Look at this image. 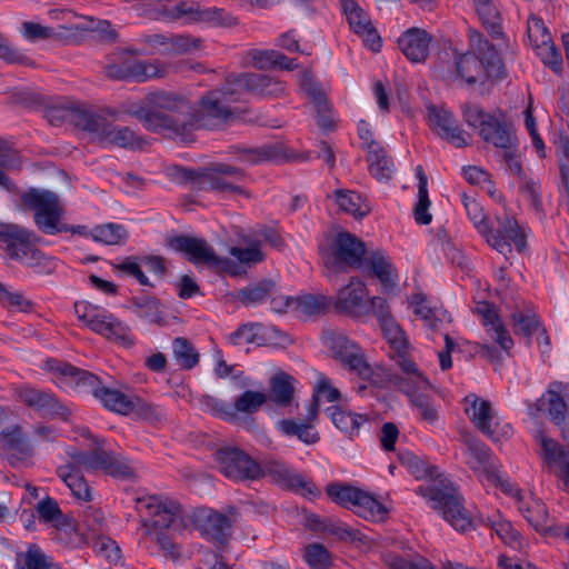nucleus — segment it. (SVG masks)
I'll list each match as a JSON object with an SVG mask.
<instances>
[{
    "label": "nucleus",
    "mask_w": 569,
    "mask_h": 569,
    "mask_svg": "<svg viewBox=\"0 0 569 569\" xmlns=\"http://www.w3.org/2000/svg\"><path fill=\"white\" fill-rule=\"evenodd\" d=\"M148 107L139 114L143 126L151 131L168 130L183 136L186 132L211 126V120L229 116L224 92L212 91L201 100L197 111L188 101L173 93L156 92L148 96Z\"/></svg>",
    "instance_id": "f257e3e1"
},
{
    "label": "nucleus",
    "mask_w": 569,
    "mask_h": 569,
    "mask_svg": "<svg viewBox=\"0 0 569 569\" xmlns=\"http://www.w3.org/2000/svg\"><path fill=\"white\" fill-rule=\"evenodd\" d=\"M403 466L417 479L433 478L431 483L421 485L416 492L423 497L430 508L439 512L457 531L465 532L471 525V516L461 503V497L452 483L437 473V469L411 453L400 458Z\"/></svg>",
    "instance_id": "f03ea898"
},
{
    "label": "nucleus",
    "mask_w": 569,
    "mask_h": 569,
    "mask_svg": "<svg viewBox=\"0 0 569 569\" xmlns=\"http://www.w3.org/2000/svg\"><path fill=\"white\" fill-rule=\"evenodd\" d=\"M49 369L57 373L54 382L60 388H76L88 386L93 396L110 411L120 415L137 413L146 419H159L161 413L131 392L118 388L100 386L98 378L68 363L49 361Z\"/></svg>",
    "instance_id": "7ed1b4c3"
},
{
    "label": "nucleus",
    "mask_w": 569,
    "mask_h": 569,
    "mask_svg": "<svg viewBox=\"0 0 569 569\" xmlns=\"http://www.w3.org/2000/svg\"><path fill=\"white\" fill-rule=\"evenodd\" d=\"M456 73L469 86H490L506 78L496 48L475 31L470 32V50L456 58Z\"/></svg>",
    "instance_id": "20e7f679"
},
{
    "label": "nucleus",
    "mask_w": 569,
    "mask_h": 569,
    "mask_svg": "<svg viewBox=\"0 0 569 569\" xmlns=\"http://www.w3.org/2000/svg\"><path fill=\"white\" fill-rule=\"evenodd\" d=\"M462 202L473 227L499 253L507 257L511 252L512 243L519 250L523 249L526 229L520 227L513 217L505 214L497 217L495 223H490L481 204L476 199L463 196Z\"/></svg>",
    "instance_id": "39448f33"
},
{
    "label": "nucleus",
    "mask_w": 569,
    "mask_h": 569,
    "mask_svg": "<svg viewBox=\"0 0 569 569\" xmlns=\"http://www.w3.org/2000/svg\"><path fill=\"white\" fill-rule=\"evenodd\" d=\"M56 111L61 113V120L70 121L83 130L97 133L104 144L131 148L137 141L134 132L129 128L106 123L104 119L94 117L78 103L61 104Z\"/></svg>",
    "instance_id": "423d86ee"
},
{
    "label": "nucleus",
    "mask_w": 569,
    "mask_h": 569,
    "mask_svg": "<svg viewBox=\"0 0 569 569\" xmlns=\"http://www.w3.org/2000/svg\"><path fill=\"white\" fill-rule=\"evenodd\" d=\"M321 340L323 346L343 367L372 385L382 382L383 368H372L365 359L361 349L350 341L343 332L325 330Z\"/></svg>",
    "instance_id": "0eeeda50"
},
{
    "label": "nucleus",
    "mask_w": 569,
    "mask_h": 569,
    "mask_svg": "<svg viewBox=\"0 0 569 569\" xmlns=\"http://www.w3.org/2000/svg\"><path fill=\"white\" fill-rule=\"evenodd\" d=\"M139 512L149 516L150 525L156 529L182 532L188 526V516L179 501L167 496L147 495L136 500Z\"/></svg>",
    "instance_id": "6e6552de"
},
{
    "label": "nucleus",
    "mask_w": 569,
    "mask_h": 569,
    "mask_svg": "<svg viewBox=\"0 0 569 569\" xmlns=\"http://www.w3.org/2000/svg\"><path fill=\"white\" fill-rule=\"evenodd\" d=\"M74 312L77 318L93 332L124 346L132 345L129 327L104 308L88 301H78L74 303Z\"/></svg>",
    "instance_id": "1a4fd4ad"
},
{
    "label": "nucleus",
    "mask_w": 569,
    "mask_h": 569,
    "mask_svg": "<svg viewBox=\"0 0 569 569\" xmlns=\"http://www.w3.org/2000/svg\"><path fill=\"white\" fill-rule=\"evenodd\" d=\"M23 202L34 212L37 227L47 234L67 232L68 224L62 222L64 208L59 197L47 190H30L23 194Z\"/></svg>",
    "instance_id": "9d476101"
},
{
    "label": "nucleus",
    "mask_w": 569,
    "mask_h": 569,
    "mask_svg": "<svg viewBox=\"0 0 569 569\" xmlns=\"http://www.w3.org/2000/svg\"><path fill=\"white\" fill-rule=\"evenodd\" d=\"M462 457L465 463L481 481H487L500 489L501 482L509 481L499 475V462L495 459L490 448L480 440L465 436Z\"/></svg>",
    "instance_id": "9b49d317"
},
{
    "label": "nucleus",
    "mask_w": 569,
    "mask_h": 569,
    "mask_svg": "<svg viewBox=\"0 0 569 569\" xmlns=\"http://www.w3.org/2000/svg\"><path fill=\"white\" fill-rule=\"evenodd\" d=\"M465 411L472 423L493 441L509 438L513 432L509 422L496 418L489 401L473 393L465 397Z\"/></svg>",
    "instance_id": "f8f14e48"
},
{
    "label": "nucleus",
    "mask_w": 569,
    "mask_h": 569,
    "mask_svg": "<svg viewBox=\"0 0 569 569\" xmlns=\"http://www.w3.org/2000/svg\"><path fill=\"white\" fill-rule=\"evenodd\" d=\"M170 247L183 252L189 261L196 266L206 264L218 270L237 274V266L228 258H220L203 239L180 236L170 240Z\"/></svg>",
    "instance_id": "ddd939ff"
},
{
    "label": "nucleus",
    "mask_w": 569,
    "mask_h": 569,
    "mask_svg": "<svg viewBox=\"0 0 569 569\" xmlns=\"http://www.w3.org/2000/svg\"><path fill=\"white\" fill-rule=\"evenodd\" d=\"M220 471L230 479H257L262 476V468L248 455L237 448H223L216 453Z\"/></svg>",
    "instance_id": "4468645a"
},
{
    "label": "nucleus",
    "mask_w": 569,
    "mask_h": 569,
    "mask_svg": "<svg viewBox=\"0 0 569 569\" xmlns=\"http://www.w3.org/2000/svg\"><path fill=\"white\" fill-rule=\"evenodd\" d=\"M3 238L8 254L22 263L38 269L42 261L47 260V258L33 247V242L37 239L33 232L18 227H10L8 231L3 233Z\"/></svg>",
    "instance_id": "2eb2a0df"
},
{
    "label": "nucleus",
    "mask_w": 569,
    "mask_h": 569,
    "mask_svg": "<svg viewBox=\"0 0 569 569\" xmlns=\"http://www.w3.org/2000/svg\"><path fill=\"white\" fill-rule=\"evenodd\" d=\"M401 372L395 379L396 387L403 392L409 400L420 397H429L433 386L418 366L405 355L397 359Z\"/></svg>",
    "instance_id": "dca6fc26"
},
{
    "label": "nucleus",
    "mask_w": 569,
    "mask_h": 569,
    "mask_svg": "<svg viewBox=\"0 0 569 569\" xmlns=\"http://www.w3.org/2000/svg\"><path fill=\"white\" fill-rule=\"evenodd\" d=\"M501 491L516 501L519 512L535 530L542 532L548 529V512L541 500L525 495L511 481L501 482Z\"/></svg>",
    "instance_id": "f3484780"
},
{
    "label": "nucleus",
    "mask_w": 569,
    "mask_h": 569,
    "mask_svg": "<svg viewBox=\"0 0 569 569\" xmlns=\"http://www.w3.org/2000/svg\"><path fill=\"white\" fill-rule=\"evenodd\" d=\"M166 69L158 60H138L131 56L108 68V74L112 78L138 82L162 77Z\"/></svg>",
    "instance_id": "a211bd4d"
},
{
    "label": "nucleus",
    "mask_w": 569,
    "mask_h": 569,
    "mask_svg": "<svg viewBox=\"0 0 569 569\" xmlns=\"http://www.w3.org/2000/svg\"><path fill=\"white\" fill-rule=\"evenodd\" d=\"M565 395L566 386L561 382H552L536 402L528 405L530 417L538 419L549 416L556 425L562 423L567 412Z\"/></svg>",
    "instance_id": "6ab92c4d"
},
{
    "label": "nucleus",
    "mask_w": 569,
    "mask_h": 569,
    "mask_svg": "<svg viewBox=\"0 0 569 569\" xmlns=\"http://www.w3.org/2000/svg\"><path fill=\"white\" fill-rule=\"evenodd\" d=\"M164 20H180L184 24L196 22H210L217 24H226L224 11L219 8L201 9L193 1H181L172 8H166L161 11Z\"/></svg>",
    "instance_id": "aec40b11"
},
{
    "label": "nucleus",
    "mask_w": 569,
    "mask_h": 569,
    "mask_svg": "<svg viewBox=\"0 0 569 569\" xmlns=\"http://www.w3.org/2000/svg\"><path fill=\"white\" fill-rule=\"evenodd\" d=\"M367 251L361 241L349 233H339L332 254L323 256L327 268H342L343 264L361 267Z\"/></svg>",
    "instance_id": "412c9836"
},
{
    "label": "nucleus",
    "mask_w": 569,
    "mask_h": 569,
    "mask_svg": "<svg viewBox=\"0 0 569 569\" xmlns=\"http://www.w3.org/2000/svg\"><path fill=\"white\" fill-rule=\"evenodd\" d=\"M537 441L541 447V458L545 468L558 477L563 487L569 485V453L557 440L549 438L543 432H538Z\"/></svg>",
    "instance_id": "4be33fe9"
},
{
    "label": "nucleus",
    "mask_w": 569,
    "mask_h": 569,
    "mask_svg": "<svg viewBox=\"0 0 569 569\" xmlns=\"http://www.w3.org/2000/svg\"><path fill=\"white\" fill-rule=\"evenodd\" d=\"M473 313L479 317L488 338L506 353L513 347V340L503 326L495 307L487 301H478L473 307Z\"/></svg>",
    "instance_id": "5701e85b"
},
{
    "label": "nucleus",
    "mask_w": 569,
    "mask_h": 569,
    "mask_svg": "<svg viewBox=\"0 0 569 569\" xmlns=\"http://www.w3.org/2000/svg\"><path fill=\"white\" fill-rule=\"evenodd\" d=\"M229 342L233 346H243L254 343L257 346L282 345L287 341L284 333L273 326L260 323L243 325L234 332L230 333Z\"/></svg>",
    "instance_id": "b1692460"
},
{
    "label": "nucleus",
    "mask_w": 569,
    "mask_h": 569,
    "mask_svg": "<svg viewBox=\"0 0 569 569\" xmlns=\"http://www.w3.org/2000/svg\"><path fill=\"white\" fill-rule=\"evenodd\" d=\"M428 124L440 138L447 140L457 148L469 143L468 136L456 124L451 112L443 107H428Z\"/></svg>",
    "instance_id": "393cba45"
},
{
    "label": "nucleus",
    "mask_w": 569,
    "mask_h": 569,
    "mask_svg": "<svg viewBox=\"0 0 569 569\" xmlns=\"http://www.w3.org/2000/svg\"><path fill=\"white\" fill-rule=\"evenodd\" d=\"M527 32L531 46L535 48L542 62L552 70L559 71L560 57L551 41V37L543 20L535 16L530 17Z\"/></svg>",
    "instance_id": "a878e982"
},
{
    "label": "nucleus",
    "mask_w": 569,
    "mask_h": 569,
    "mask_svg": "<svg viewBox=\"0 0 569 569\" xmlns=\"http://www.w3.org/2000/svg\"><path fill=\"white\" fill-rule=\"evenodd\" d=\"M74 460L87 470H103L113 477L128 478L133 475V468L127 460L116 457L104 450H93L88 453L73 456Z\"/></svg>",
    "instance_id": "bb28decb"
},
{
    "label": "nucleus",
    "mask_w": 569,
    "mask_h": 569,
    "mask_svg": "<svg viewBox=\"0 0 569 569\" xmlns=\"http://www.w3.org/2000/svg\"><path fill=\"white\" fill-rule=\"evenodd\" d=\"M191 520L203 538L218 542L226 540L231 528V521L224 515L204 507L196 509Z\"/></svg>",
    "instance_id": "cd10ccee"
},
{
    "label": "nucleus",
    "mask_w": 569,
    "mask_h": 569,
    "mask_svg": "<svg viewBox=\"0 0 569 569\" xmlns=\"http://www.w3.org/2000/svg\"><path fill=\"white\" fill-rule=\"evenodd\" d=\"M335 307L341 312H346L352 317H362L369 315L368 291L366 284L352 279L342 287L335 301Z\"/></svg>",
    "instance_id": "c85d7f7f"
},
{
    "label": "nucleus",
    "mask_w": 569,
    "mask_h": 569,
    "mask_svg": "<svg viewBox=\"0 0 569 569\" xmlns=\"http://www.w3.org/2000/svg\"><path fill=\"white\" fill-rule=\"evenodd\" d=\"M343 13L350 28L359 34L372 51L381 48L380 37L371 24L369 16L353 0H342Z\"/></svg>",
    "instance_id": "c756f323"
},
{
    "label": "nucleus",
    "mask_w": 569,
    "mask_h": 569,
    "mask_svg": "<svg viewBox=\"0 0 569 569\" xmlns=\"http://www.w3.org/2000/svg\"><path fill=\"white\" fill-rule=\"evenodd\" d=\"M381 283L382 291L389 293L398 284V274L389 257L379 250L367 252L360 267Z\"/></svg>",
    "instance_id": "7c9ffc66"
},
{
    "label": "nucleus",
    "mask_w": 569,
    "mask_h": 569,
    "mask_svg": "<svg viewBox=\"0 0 569 569\" xmlns=\"http://www.w3.org/2000/svg\"><path fill=\"white\" fill-rule=\"evenodd\" d=\"M68 453L71 458V461L63 466H60L58 468V475L61 478V480L66 483V486L70 489L71 495L76 499H78L80 501L88 502L91 500V491H90L88 483L83 479V476L81 475V472L79 470L80 467L84 468V469H86V467L83 465L77 462L73 458V456H77V455L83 453V452L72 450Z\"/></svg>",
    "instance_id": "2f4dec72"
},
{
    "label": "nucleus",
    "mask_w": 569,
    "mask_h": 569,
    "mask_svg": "<svg viewBox=\"0 0 569 569\" xmlns=\"http://www.w3.org/2000/svg\"><path fill=\"white\" fill-rule=\"evenodd\" d=\"M431 37L423 29L411 28L398 39V46L412 62H422L429 53Z\"/></svg>",
    "instance_id": "473e14b6"
},
{
    "label": "nucleus",
    "mask_w": 569,
    "mask_h": 569,
    "mask_svg": "<svg viewBox=\"0 0 569 569\" xmlns=\"http://www.w3.org/2000/svg\"><path fill=\"white\" fill-rule=\"evenodd\" d=\"M261 239L278 247L280 241L278 237H273L269 231H262L254 239H247L243 237L244 246H237L230 249V254L234 257L240 263L252 264L258 263L264 259V254L261 250Z\"/></svg>",
    "instance_id": "72a5a7b5"
},
{
    "label": "nucleus",
    "mask_w": 569,
    "mask_h": 569,
    "mask_svg": "<svg viewBox=\"0 0 569 569\" xmlns=\"http://www.w3.org/2000/svg\"><path fill=\"white\" fill-rule=\"evenodd\" d=\"M409 305L413 313L419 317L430 331H441L446 322H450L449 315L440 309H432L427 305L426 297L421 293H413L409 298Z\"/></svg>",
    "instance_id": "f704fd0d"
},
{
    "label": "nucleus",
    "mask_w": 569,
    "mask_h": 569,
    "mask_svg": "<svg viewBox=\"0 0 569 569\" xmlns=\"http://www.w3.org/2000/svg\"><path fill=\"white\" fill-rule=\"evenodd\" d=\"M20 401L44 415H63L64 408L49 392L23 386L18 390Z\"/></svg>",
    "instance_id": "c9c22d12"
},
{
    "label": "nucleus",
    "mask_w": 569,
    "mask_h": 569,
    "mask_svg": "<svg viewBox=\"0 0 569 569\" xmlns=\"http://www.w3.org/2000/svg\"><path fill=\"white\" fill-rule=\"evenodd\" d=\"M479 134L483 141L491 143L496 148L505 150L507 153L516 143L513 130L503 124L496 116L491 118L486 127L481 128Z\"/></svg>",
    "instance_id": "e433bc0d"
},
{
    "label": "nucleus",
    "mask_w": 569,
    "mask_h": 569,
    "mask_svg": "<svg viewBox=\"0 0 569 569\" xmlns=\"http://www.w3.org/2000/svg\"><path fill=\"white\" fill-rule=\"evenodd\" d=\"M329 302L325 296H315L310 293L288 297L286 307L290 312L297 316H315L323 312Z\"/></svg>",
    "instance_id": "4c0bfd02"
},
{
    "label": "nucleus",
    "mask_w": 569,
    "mask_h": 569,
    "mask_svg": "<svg viewBox=\"0 0 569 569\" xmlns=\"http://www.w3.org/2000/svg\"><path fill=\"white\" fill-rule=\"evenodd\" d=\"M276 429L284 437H297L306 445H313L319 440V433L315 425L296 419H281L276 423Z\"/></svg>",
    "instance_id": "58836bf2"
},
{
    "label": "nucleus",
    "mask_w": 569,
    "mask_h": 569,
    "mask_svg": "<svg viewBox=\"0 0 569 569\" xmlns=\"http://www.w3.org/2000/svg\"><path fill=\"white\" fill-rule=\"evenodd\" d=\"M247 62L258 69L279 67L291 70L296 67L292 59L277 50H251L247 54Z\"/></svg>",
    "instance_id": "ea45409f"
},
{
    "label": "nucleus",
    "mask_w": 569,
    "mask_h": 569,
    "mask_svg": "<svg viewBox=\"0 0 569 569\" xmlns=\"http://www.w3.org/2000/svg\"><path fill=\"white\" fill-rule=\"evenodd\" d=\"M293 377L286 372H278L270 379V399L277 406L287 407L290 406L295 395Z\"/></svg>",
    "instance_id": "a19ab883"
},
{
    "label": "nucleus",
    "mask_w": 569,
    "mask_h": 569,
    "mask_svg": "<svg viewBox=\"0 0 569 569\" xmlns=\"http://www.w3.org/2000/svg\"><path fill=\"white\" fill-rule=\"evenodd\" d=\"M353 511L358 516L371 521H383L389 513V509L383 503L363 490L357 500Z\"/></svg>",
    "instance_id": "79ce46f5"
},
{
    "label": "nucleus",
    "mask_w": 569,
    "mask_h": 569,
    "mask_svg": "<svg viewBox=\"0 0 569 569\" xmlns=\"http://www.w3.org/2000/svg\"><path fill=\"white\" fill-rule=\"evenodd\" d=\"M335 200L342 211L357 219H361L370 212L368 202L353 191L337 190L335 192Z\"/></svg>",
    "instance_id": "37998d69"
},
{
    "label": "nucleus",
    "mask_w": 569,
    "mask_h": 569,
    "mask_svg": "<svg viewBox=\"0 0 569 569\" xmlns=\"http://www.w3.org/2000/svg\"><path fill=\"white\" fill-rule=\"evenodd\" d=\"M370 173L379 181H388L395 172V163L387 151L381 148L367 154Z\"/></svg>",
    "instance_id": "c03bdc74"
},
{
    "label": "nucleus",
    "mask_w": 569,
    "mask_h": 569,
    "mask_svg": "<svg viewBox=\"0 0 569 569\" xmlns=\"http://www.w3.org/2000/svg\"><path fill=\"white\" fill-rule=\"evenodd\" d=\"M90 238L108 246L121 244L128 238L127 230L119 223H106L90 230Z\"/></svg>",
    "instance_id": "a18cd8bd"
},
{
    "label": "nucleus",
    "mask_w": 569,
    "mask_h": 569,
    "mask_svg": "<svg viewBox=\"0 0 569 569\" xmlns=\"http://www.w3.org/2000/svg\"><path fill=\"white\" fill-rule=\"evenodd\" d=\"M488 522L503 543L513 549L522 548V541L519 532L507 519H503L499 512L489 517Z\"/></svg>",
    "instance_id": "49530a36"
},
{
    "label": "nucleus",
    "mask_w": 569,
    "mask_h": 569,
    "mask_svg": "<svg viewBox=\"0 0 569 569\" xmlns=\"http://www.w3.org/2000/svg\"><path fill=\"white\" fill-rule=\"evenodd\" d=\"M172 353L177 365L188 370L194 368L200 358L193 345L182 337H178L172 341Z\"/></svg>",
    "instance_id": "de8ad7c7"
},
{
    "label": "nucleus",
    "mask_w": 569,
    "mask_h": 569,
    "mask_svg": "<svg viewBox=\"0 0 569 569\" xmlns=\"http://www.w3.org/2000/svg\"><path fill=\"white\" fill-rule=\"evenodd\" d=\"M380 327L386 340L395 351L393 359L397 361L401 355L407 356L408 339L395 319L387 320Z\"/></svg>",
    "instance_id": "09e8293b"
},
{
    "label": "nucleus",
    "mask_w": 569,
    "mask_h": 569,
    "mask_svg": "<svg viewBox=\"0 0 569 569\" xmlns=\"http://www.w3.org/2000/svg\"><path fill=\"white\" fill-rule=\"evenodd\" d=\"M328 411L333 425L346 433L352 435L357 432L366 421L365 416L342 410L338 406L330 407Z\"/></svg>",
    "instance_id": "8fccbe9b"
},
{
    "label": "nucleus",
    "mask_w": 569,
    "mask_h": 569,
    "mask_svg": "<svg viewBox=\"0 0 569 569\" xmlns=\"http://www.w3.org/2000/svg\"><path fill=\"white\" fill-rule=\"evenodd\" d=\"M239 81L250 90L257 91L261 94H279L283 91L282 83L274 81L267 76L243 74Z\"/></svg>",
    "instance_id": "3c124183"
},
{
    "label": "nucleus",
    "mask_w": 569,
    "mask_h": 569,
    "mask_svg": "<svg viewBox=\"0 0 569 569\" xmlns=\"http://www.w3.org/2000/svg\"><path fill=\"white\" fill-rule=\"evenodd\" d=\"M274 472L278 475V480L288 485L296 490H306L309 496H317L318 489L311 482H307L306 479L296 472H292L281 463H274L272 466Z\"/></svg>",
    "instance_id": "603ef678"
},
{
    "label": "nucleus",
    "mask_w": 569,
    "mask_h": 569,
    "mask_svg": "<svg viewBox=\"0 0 569 569\" xmlns=\"http://www.w3.org/2000/svg\"><path fill=\"white\" fill-rule=\"evenodd\" d=\"M326 491L332 501L352 510L362 492L361 489L342 483H331Z\"/></svg>",
    "instance_id": "864d4df0"
},
{
    "label": "nucleus",
    "mask_w": 569,
    "mask_h": 569,
    "mask_svg": "<svg viewBox=\"0 0 569 569\" xmlns=\"http://www.w3.org/2000/svg\"><path fill=\"white\" fill-rule=\"evenodd\" d=\"M20 569H61L37 546L32 545L20 558Z\"/></svg>",
    "instance_id": "5fc2aeb1"
},
{
    "label": "nucleus",
    "mask_w": 569,
    "mask_h": 569,
    "mask_svg": "<svg viewBox=\"0 0 569 569\" xmlns=\"http://www.w3.org/2000/svg\"><path fill=\"white\" fill-rule=\"evenodd\" d=\"M303 559L311 569H328L332 562L330 552L321 543L308 545Z\"/></svg>",
    "instance_id": "6e6d98bb"
},
{
    "label": "nucleus",
    "mask_w": 569,
    "mask_h": 569,
    "mask_svg": "<svg viewBox=\"0 0 569 569\" xmlns=\"http://www.w3.org/2000/svg\"><path fill=\"white\" fill-rule=\"evenodd\" d=\"M267 400L263 391H246L234 401L233 409L238 412L251 413L257 411Z\"/></svg>",
    "instance_id": "4d7b16f0"
},
{
    "label": "nucleus",
    "mask_w": 569,
    "mask_h": 569,
    "mask_svg": "<svg viewBox=\"0 0 569 569\" xmlns=\"http://www.w3.org/2000/svg\"><path fill=\"white\" fill-rule=\"evenodd\" d=\"M93 550L111 565H117L121 559L119 546L109 537H97L93 541Z\"/></svg>",
    "instance_id": "13d9d810"
},
{
    "label": "nucleus",
    "mask_w": 569,
    "mask_h": 569,
    "mask_svg": "<svg viewBox=\"0 0 569 569\" xmlns=\"http://www.w3.org/2000/svg\"><path fill=\"white\" fill-rule=\"evenodd\" d=\"M36 510L41 521L43 522H52L58 523L61 521L62 512L54 499L51 497H46L41 499L37 506Z\"/></svg>",
    "instance_id": "bf43d9fd"
},
{
    "label": "nucleus",
    "mask_w": 569,
    "mask_h": 569,
    "mask_svg": "<svg viewBox=\"0 0 569 569\" xmlns=\"http://www.w3.org/2000/svg\"><path fill=\"white\" fill-rule=\"evenodd\" d=\"M312 396L319 402H335L340 399V391L332 386L330 379L321 375L313 386Z\"/></svg>",
    "instance_id": "052dcab7"
},
{
    "label": "nucleus",
    "mask_w": 569,
    "mask_h": 569,
    "mask_svg": "<svg viewBox=\"0 0 569 569\" xmlns=\"http://www.w3.org/2000/svg\"><path fill=\"white\" fill-rule=\"evenodd\" d=\"M483 24L495 30L500 23V14L491 0H473Z\"/></svg>",
    "instance_id": "680f3d73"
},
{
    "label": "nucleus",
    "mask_w": 569,
    "mask_h": 569,
    "mask_svg": "<svg viewBox=\"0 0 569 569\" xmlns=\"http://www.w3.org/2000/svg\"><path fill=\"white\" fill-rule=\"evenodd\" d=\"M523 118H525V127L531 138L532 146L536 148L539 157L543 158L546 147H545V142H543L542 138L538 133L536 117L533 116V109H532L531 104H529L525 109Z\"/></svg>",
    "instance_id": "e2e57ef3"
},
{
    "label": "nucleus",
    "mask_w": 569,
    "mask_h": 569,
    "mask_svg": "<svg viewBox=\"0 0 569 569\" xmlns=\"http://www.w3.org/2000/svg\"><path fill=\"white\" fill-rule=\"evenodd\" d=\"M201 406L203 410L210 412L213 416L223 418L226 420H231L234 418L233 410L224 403L222 400L217 399L211 396H206L201 400Z\"/></svg>",
    "instance_id": "0e129e2a"
},
{
    "label": "nucleus",
    "mask_w": 569,
    "mask_h": 569,
    "mask_svg": "<svg viewBox=\"0 0 569 569\" xmlns=\"http://www.w3.org/2000/svg\"><path fill=\"white\" fill-rule=\"evenodd\" d=\"M513 325L516 333H521L526 337L537 333L540 329L539 320L535 315L515 313Z\"/></svg>",
    "instance_id": "69168bd1"
},
{
    "label": "nucleus",
    "mask_w": 569,
    "mask_h": 569,
    "mask_svg": "<svg viewBox=\"0 0 569 569\" xmlns=\"http://www.w3.org/2000/svg\"><path fill=\"white\" fill-rule=\"evenodd\" d=\"M20 32L28 41H37L53 37L54 32L51 28L40 23L27 21L21 24Z\"/></svg>",
    "instance_id": "338daca9"
},
{
    "label": "nucleus",
    "mask_w": 569,
    "mask_h": 569,
    "mask_svg": "<svg viewBox=\"0 0 569 569\" xmlns=\"http://www.w3.org/2000/svg\"><path fill=\"white\" fill-rule=\"evenodd\" d=\"M138 315L152 323H160L163 320L161 306L158 300L148 298L138 305Z\"/></svg>",
    "instance_id": "774afa93"
}]
</instances>
